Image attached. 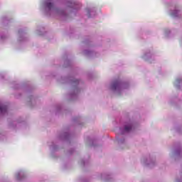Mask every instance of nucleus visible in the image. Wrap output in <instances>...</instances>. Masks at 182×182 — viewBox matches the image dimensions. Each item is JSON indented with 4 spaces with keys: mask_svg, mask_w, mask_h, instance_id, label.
Here are the masks:
<instances>
[{
    "mask_svg": "<svg viewBox=\"0 0 182 182\" xmlns=\"http://www.w3.org/2000/svg\"><path fill=\"white\" fill-rule=\"evenodd\" d=\"M120 86V82L119 81H114L112 85V90H116Z\"/></svg>",
    "mask_w": 182,
    "mask_h": 182,
    "instance_id": "1",
    "label": "nucleus"
},
{
    "mask_svg": "<svg viewBox=\"0 0 182 182\" xmlns=\"http://www.w3.org/2000/svg\"><path fill=\"white\" fill-rule=\"evenodd\" d=\"M7 107L5 105H0V112L5 113L6 112Z\"/></svg>",
    "mask_w": 182,
    "mask_h": 182,
    "instance_id": "2",
    "label": "nucleus"
},
{
    "mask_svg": "<svg viewBox=\"0 0 182 182\" xmlns=\"http://www.w3.org/2000/svg\"><path fill=\"white\" fill-rule=\"evenodd\" d=\"M46 6L48 8V9H52V8H53V3L47 2Z\"/></svg>",
    "mask_w": 182,
    "mask_h": 182,
    "instance_id": "3",
    "label": "nucleus"
},
{
    "mask_svg": "<svg viewBox=\"0 0 182 182\" xmlns=\"http://www.w3.org/2000/svg\"><path fill=\"white\" fill-rule=\"evenodd\" d=\"M131 130H132V126H130V125L125 126V127H124L125 132H130Z\"/></svg>",
    "mask_w": 182,
    "mask_h": 182,
    "instance_id": "4",
    "label": "nucleus"
},
{
    "mask_svg": "<svg viewBox=\"0 0 182 182\" xmlns=\"http://www.w3.org/2000/svg\"><path fill=\"white\" fill-rule=\"evenodd\" d=\"M172 16H176L177 15L174 14H172Z\"/></svg>",
    "mask_w": 182,
    "mask_h": 182,
    "instance_id": "5",
    "label": "nucleus"
}]
</instances>
